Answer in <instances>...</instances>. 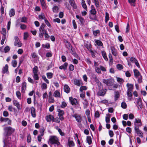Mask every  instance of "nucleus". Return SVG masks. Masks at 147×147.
Instances as JSON below:
<instances>
[{
  "label": "nucleus",
  "mask_w": 147,
  "mask_h": 147,
  "mask_svg": "<svg viewBox=\"0 0 147 147\" xmlns=\"http://www.w3.org/2000/svg\"><path fill=\"white\" fill-rule=\"evenodd\" d=\"M59 140L57 137L55 136H51L50 137L49 140V144H54L56 143L57 144H59Z\"/></svg>",
  "instance_id": "obj_1"
},
{
  "label": "nucleus",
  "mask_w": 147,
  "mask_h": 147,
  "mask_svg": "<svg viewBox=\"0 0 147 147\" xmlns=\"http://www.w3.org/2000/svg\"><path fill=\"white\" fill-rule=\"evenodd\" d=\"M102 82L108 86H111L113 85L114 80L112 79L109 78L107 79H103Z\"/></svg>",
  "instance_id": "obj_2"
},
{
  "label": "nucleus",
  "mask_w": 147,
  "mask_h": 147,
  "mask_svg": "<svg viewBox=\"0 0 147 147\" xmlns=\"http://www.w3.org/2000/svg\"><path fill=\"white\" fill-rule=\"evenodd\" d=\"M5 130L7 132V135H10L14 131L15 129L10 127H6L4 128Z\"/></svg>",
  "instance_id": "obj_3"
},
{
  "label": "nucleus",
  "mask_w": 147,
  "mask_h": 147,
  "mask_svg": "<svg viewBox=\"0 0 147 147\" xmlns=\"http://www.w3.org/2000/svg\"><path fill=\"white\" fill-rule=\"evenodd\" d=\"M14 39V45L15 46H17L18 47H21L22 46V43L20 41L18 37L17 36L15 37Z\"/></svg>",
  "instance_id": "obj_4"
},
{
  "label": "nucleus",
  "mask_w": 147,
  "mask_h": 147,
  "mask_svg": "<svg viewBox=\"0 0 147 147\" xmlns=\"http://www.w3.org/2000/svg\"><path fill=\"white\" fill-rule=\"evenodd\" d=\"M76 17L77 19L79 20V22L78 23L82 26L83 25L85 22L84 18L81 16H80L78 15H76Z\"/></svg>",
  "instance_id": "obj_5"
},
{
  "label": "nucleus",
  "mask_w": 147,
  "mask_h": 147,
  "mask_svg": "<svg viewBox=\"0 0 147 147\" xmlns=\"http://www.w3.org/2000/svg\"><path fill=\"white\" fill-rule=\"evenodd\" d=\"M57 111L58 112V115L60 119L62 121L64 119V118L63 116L64 114V111L59 109H58Z\"/></svg>",
  "instance_id": "obj_6"
},
{
  "label": "nucleus",
  "mask_w": 147,
  "mask_h": 147,
  "mask_svg": "<svg viewBox=\"0 0 147 147\" xmlns=\"http://www.w3.org/2000/svg\"><path fill=\"white\" fill-rule=\"evenodd\" d=\"M134 129L136 132L139 136L141 138H142L143 137V134L142 132L140 130L139 127L138 126L135 127Z\"/></svg>",
  "instance_id": "obj_7"
},
{
  "label": "nucleus",
  "mask_w": 147,
  "mask_h": 147,
  "mask_svg": "<svg viewBox=\"0 0 147 147\" xmlns=\"http://www.w3.org/2000/svg\"><path fill=\"white\" fill-rule=\"evenodd\" d=\"M72 116L75 118L76 121L79 123H80L82 120V118L80 115L77 114H75L72 115Z\"/></svg>",
  "instance_id": "obj_8"
},
{
  "label": "nucleus",
  "mask_w": 147,
  "mask_h": 147,
  "mask_svg": "<svg viewBox=\"0 0 147 147\" xmlns=\"http://www.w3.org/2000/svg\"><path fill=\"white\" fill-rule=\"evenodd\" d=\"M46 26L45 24H42L39 28V32L44 33L45 32H46L47 31V30H45Z\"/></svg>",
  "instance_id": "obj_9"
},
{
  "label": "nucleus",
  "mask_w": 147,
  "mask_h": 147,
  "mask_svg": "<svg viewBox=\"0 0 147 147\" xmlns=\"http://www.w3.org/2000/svg\"><path fill=\"white\" fill-rule=\"evenodd\" d=\"M126 86L127 88V91L128 92H132L134 88V86L132 84H129L128 83L126 84Z\"/></svg>",
  "instance_id": "obj_10"
},
{
  "label": "nucleus",
  "mask_w": 147,
  "mask_h": 147,
  "mask_svg": "<svg viewBox=\"0 0 147 147\" xmlns=\"http://www.w3.org/2000/svg\"><path fill=\"white\" fill-rule=\"evenodd\" d=\"M134 124L135 126H138V127L142 125L141 120L139 119H135V121H134Z\"/></svg>",
  "instance_id": "obj_11"
},
{
  "label": "nucleus",
  "mask_w": 147,
  "mask_h": 147,
  "mask_svg": "<svg viewBox=\"0 0 147 147\" xmlns=\"http://www.w3.org/2000/svg\"><path fill=\"white\" fill-rule=\"evenodd\" d=\"M7 138L8 140V141H7L6 140H4L3 141L4 143V145L3 147H6V146L7 145H8V146L9 147L10 146L9 145V144H10L11 143V141H9V140H10V138L7 137Z\"/></svg>",
  "instance_id": "obj_12"
},
{
  "label": "nucleus",
  "mask_w": 147,
  "mask_h": 147,
  "mask_svg": "<svg viewBox=\"0 0 147 147\" xmlns=\"http://www.w3.org/2000/svg\"><path fill=\"white\" fill-rule=\"evenodd\" d=\"M54 117L51 115H47L46 117V120L48 122H51L52 121H53Z\"/></svg>",
  "instance_id": "obj_13"
},
{
  "label": "nucleus",
  "mask_w": 147,
  "mask_h": 147,
  "mask_svg": "<svg viewBox=\"0 0 147 147\" xmlns=\"http://www.w3.org/2000/svg\"><path fill=\"white\" fill-rule=\"evenodd\" d=\"M111 49L113 55L115 56H117V50L115 49L114 47L113 46L111 47Z\"/></svg>",
  "instance_id": "obj_14"
},
{
  "label": "nucleus",
  "mask_w": 147,
  "mask_h": 147,
  "mask_svg": "<svg viewBox=\"0 0 147 147\" xmlns=\"http://www.w3.org/2000/svg\"><path fill=\"white\" fill-rule=\"evenodd\" d=\"M30 112L32 117H36V111L35 108L33 107H31L30 109Z\"/></svg>",
  "instance_id": "obj_15"
},
{
  "label": "nucleus",
  "mask_w": 147,
  "mask_h": 147,
  "mask_svg": "<svg viewBox=\"0 0 147 147\" xmlns=\"http://www.w3.org/2000/svg\"><path fill=\"white\" fill-rule=\"evenodd\" d=\"M106 89L101 90L98 92V94L99 96H103L106 93Z\"/></svg>",
  "instance_id": "obj_16"
},
{
  "label": "nucleus",
  "mask_w": 147,
  "mask_h": 147,
  "mask_svg": "<svg viewBox=\"0 0 147 147\" xmlns=\"http://www.w3.org/2000/svg\"><path fill=\"white\" fill-rule=\"evenodd\" d=\"M63 90L64 91L67 93H68L70 91V89L69 86L66 84L64 86Z\"/></svg>",
  "instance_id": "obj_17"
},
{
  "label": "nucleus",
  "mask_w": 147,
  "mask_h": 147,
  "mask_svg": "<svg viewBox=\"0 0 147 147\" xmlns=\"http://www.w3.org/2000/svg\"><path fill=\"white\" fill-rule=\"evenodd\" d=\"M74 84L78 86H80L81 83V81L80 80H77L76 79H74Z\"/></svg>",
  "instance_id": "obj_18"
},
{
  "label": "nucleus",
  "mask_w": 147,
  "mask_h": 147,
  "mask_svg": "<svg viewBox=\"0 0 147 147\" xmlns=\"http://www.w3.org/2000/svg\"><path fill=\"white\" fill-rule=\"evenodd\" d=\"M134 76L136 78H138L139 76L141 75L140 73L137 69H134Z\"/></svg>",
  "instance_id": "obj_19"
},
{
  "label": "nucleus",
  "mask_w": 147,
  "mask_h": 147,
  "mask_svg": "<svg viewBox=\"0 0 147 147\" xmlns=\"http://www.w3.org/2000/svg\"><path fill=\"white\" fill-rule=\"evenodd\" d=\"M66 46L67 47V48L69 50L71 51V52H73V51L72 49V47L71 45V44L70 43L68 42H67L66 44Z\"/></svg>",
  "instance_id": "obj_20"
},
{
  "label": "nucleus",
  "mask_w": 147,
  "mask_h": 147,
  "mask_svg": "<svg viewBox=\"0 0 147 147\" xmlns=\"http://www.w3.org/2000/svg\"><path fill=\"white\" fill-rule=\"evenodd\" d=\"M26 83L25 82L22 83V92H24L26 89Z\"/></svg>",
  "instance_id": "obj_21"
},
{
  "label": "nucleus",
  "mask_w": 147,
  "mask_h": 147,
  "mask_svg": "<svg viewBox=\"0 0 147 147\" xmlns=\"http://www.w3.org/2000/svg\"><path fill=\"white\" fill-rule=\"evenodd\" d=\"M132 92H128L127 91V96H128V100H131V99L132 98Z\"/></svg>",
  "instance_id": "obj_22"
},
{
  "label": "nucleus",
  "mask_w": 147,
  "mask_h": 147,
  "mask_svg": "<svg viewBox=\"0 0 147 147\" xmlns=\"http://www.w3.org/2000/svg\"><path fill=\"white\" fill-rule=\"evenodd\" d=\"M68 65V63L65 62V63L63 65H62L61 66H60L59 67V68L61 69H66L67 68V67Z\"/></svg>",
  "instance_id": "obj_23"
},
{
  "label": "nucleus",
  "mask_w": 147,
  "mask_h": 147,
  "mask_svg": "<svg viewBox=\"0 0 147 147\" xmlns=\"http://www.w3.org/2000/svg\"><path fill=\"white\" fill-rule=\"evenodd\" d=\"M53 96L56 97H59L60 96V93L58 90H56L54 92Z\"/></svg>",
  "instance_id": "obj_24"
},
{
  "label": "nucleus",
  "mask_w": 147,
  "mask_h": 147,
  "mask_svg": "<svg viewBox=\"0 0 147 147\" xmlns=\"http://www.w3.org/2000/svg\"><path fill=\"white\" fill-rule=\"evenodd\" d=\"M15 13V11L13 9H11L10 11L9 12V15L10 17H11L13 16Z\"/></svg>",
  "instance_id": "obj_25"
},
{
  "label": "nucleus",
  "mask_w": 147,
  "mask_h": 147,
  "mask_svg": "<svg viewBox=\"0 0 147 147\" xmlns=\"http://www.w3.org/2000/svg\"><path fill=\"white\" fill-rule=\"evenodd\" d=\"M136 103H135L136 104L137 107H138V109H139V108H142L143 107V105L142 102H136Z\"/></svg>",
  "instance_id": "obj_26"
},
{
  "label": "nucleus",
  "mask_w": 147,
  "mask_h": 147,
  "mask_svg": "<svg viewBox=\"0 0 147 147\" xmlns=\"http://www.w3.org/2000/svg\"><path fill=\"white\" fill-rule=\"evenodd\" d=\"M81 4L82 7L85 9V10L87 11V7L84 0H82Z\"/></svg>",
  "instance_id": "obj_27"
},
{
  "label": "nucleus",
  "mask_w": 147,
  "mask_h": 147,
  "mask_svg": "<svg viewBox=\"0 0 147 147\" xmlns=\"http://www.w3.org/2000/svg\"><path fill=\"white\" fill-rule=\"evenodd\" d=\"M59 8L57 6H54L52 10L53 12L55 13H57L58 12Z\"/></svg>",
  "instance_id": "obj_28"
},
{
  "label": "nucleus",
  "mask_w": 147,
  "mask_h": 147,
  "mask_svg": "<svg viewBox=\"0 0 147 147\" xmlns=\"http://www.w3.org/2000/svg\"><path fill=\"white\" fill-rule=\"evenodd\" d=\"M8 70V66L6 64L5 66L3 69L2 72L4 74Z\"/></svg>",
  "instance_id": "obj_29"
},
{
  "label": "nucleus",
  "mask_w": 147,
  "mask_h": 147,
  "mask_svg": "<svg viewBox=\"0 0 147 147\" xmlns=\"http://www.w3.org/2000/svg\"><path fill=\"white\" fill-rule=\"evenodd\" d=\"M102 54L103 57L105 60L106 61H107L108 60V59L106 56V52L105 51H102Z\"/></svg>",
  "instance_id": "obj_30"
},
{
  "label": "nucleus",
  "mask_w": 147,
  "mask_h": 147,
  "mask_svg": "<svg viewBox=\"0 0 147 147\" xmlns=\"http://www.w3.org/2000/svg\"><path fill=\"white\" fill-rule=\"evenodd\" d=\"M87 142L89 144H90L92 143V139L90 136H87L86 138Z\"/></svg>",
  "instance_id": "obj_31"
},
{
  "label": "nucleus",
  "mask_w": 147,
  "mask_h": 147,
  "mask_svg": "<svg viewBox=\"0 0 147 147\" xmlns=\"http://www.w3.org/2000/svg\"><path fill=\"white\" fill-rule=\"evenodd\" d=\"M107 116L105 118V121L107 123H109L110 121V118L111 117V116L109 114H107L106 115Z\"/></svg>",
  "instance_id": "obj_32"
},
{
  "label": "nucleus",
  "mask_w": 147,
  "mask_h": 147,
  "mask_svg": "<svg viewBox=\"0 0 147 147\" xmlns=\"http://www.w3.org/2000/svg\"><path fill=\"white\" fill-rule=\"evenodd\" d=\"M95 43L98 46H103V44L102 42L98 40H96L95 41Z\"/></svg>",
  "instance_id": "obj_33"
},
{
  "label": "nucleus",
  "mask_w": 147,
  "mask_h": 147,
  "mask_svg": "<svg viewBox=\"0 0 147 147\" xmlns=\"http://www.w3.org/2000/svg\"><path fill=\"white\" fill-rule=\"evenodd\" d=\"M40 2L43 8L45 9L46 8V4L45 3L44 0H40Z\"/></svg>",
  "instance_id": "obj_34"
},
{
  "label": "nucleus",
  "mask_w": 147,
  "mask_h": 147,
  "mask_svg": "<svg viewBox=\"0 0 147 147\" xmlns=\"http://www.w3.org/2000/svg\"><path fill=\"white\" fill-rule=\"evenodd\" d=\"M89 17L90 19L92 20H97L96 15H90L89 16Z\"/></svg>",
  "instance_id": "obj_35"
},
{
  "label": "nucleus",
  "mask_w": 147,
  "mask_h": 147,
  "mask_svg": "<svg viewBox=\"0 0 147 147\" xmlns=\"http://www.w3.org/2000/svg\"><path fill=\"white\" fill-rule=\"evenodd\" d=\"M38 72V68L37 66H35L33 69V72L34 74H37Z\"/></svg>",
  "instance_id": "obj_36"
},
{
  "label": "nucleus",
  "mask_w": 147,
  "mask_h": 147,
  "mask_svg": "<svg viewBox=\"0 0 147 147\" xmlns=\"http://www.w3.org/2000/svg\"><path fill=\"white\" fill-rule=\"evenodd\" d=\"M128 1L131 5L133 6H135V2L136 1V0H128Z\"/></svg>",
  "instance_id": "obj_37"
},
{
  "label": "nucleus",
  "mask_w": 147,
  "mask_h": 147,
  "mask_svg": "<svg viewBox=\"0 0 147 147\" xmlns=\"http://www.w3.org/2000/svg\"><path fill=\"white\" fill-rule=\"evenodd\" d=\"M49 100H54L53 97L52 96V93L51 91L49 92Z\"/></svg>",
  "instance_id": "obj_38"
},
{
  "label": "nucleus",
  "mask_w": 147,
  "mask_h": 147,
  "mask_svg": "<svg viewBox=\"0 0 147 147\" xmlns=\"http://www.w3.org/2000/svg\"><path fill=\"white\" fill-rule=\"evenodd\" d=\"M34 79L36 80H38L39 79L38 75L37 73L34 74L33 76Z\"/></svg>",
  "instance_id": "obj_39"
},
{
  "label": "nucleus",
  "mask_w": 147,
  "mask_h": 147,
  "mask_svg": "<svg viewBox=\"0 0 147 147\" xmlns=\"http://www.w3.org/2000/svg\"><path fill=\"white\" fill-rule=\"evenodd\" d=\"M38 18L40 19H44V20H45V19H46L43 13H42L41 15H39L38 16Z\"/></svg>",
  "instance_id": "obj_40"
},
{
  "label": "nucleus",
  "mask_w": 147,
  "mask_h": 147,
  "mask_svg": "<svg viewBox=\"0 0 147 147\" xmlns=\"http://www.w3.org/2000/svg\"><path fill=\"white\" fill-rule=\"evenodd\" d=\"M90 12L91 15H96V11L95 9H91L90 11Z\"/></svg>",
  "instance_id": "obj_41"
},
{
  "label": "nucleus",
  "mask_w": 147,
  "mask_h": 147,
  "mask_svg": "<svg viewBox=\"0 0 147 147\" xmlns=\"http://www.w3.org/2000/svg\"><path fill=\"white\" fill-rule=\"evenodd\" d=\"M95 5L97 8H99L100 7V5L99 2L98 0H96L94 1Z\"/></svg>",
  "instance_id": "obj_42"
},
{
  "label": "nucleus",
  "mask_w": 147,
  "mask_h": 147,
  "mask_svg": "<svg viewBox=\"0 0 147 147\" xmlns=\"http://www.w3.org/2000/svg\"><path fill=\"white\" fill-rule=\"evenodd\" d=\"M47 75L48 79H51L53 77V74L51 72L48 73L47 74Z\"/></svg>",
  "instance_id": "obj_43"
},
{
  "label": "nucleus",
  "mask_w": 147,
  "mask_h": 147,
  "mask_svg": "<svg viewBox=\"0 0 147 147\" xmlns=\"http://www.w3.org/2000/svg\"><path fill=\"white\" fill-rule=\"evenodd\" d=\"M41 88L42 89H46L47 88V85L45 83H43L41 86Z\"/></svg>",
  "instance_id": "obj_44"
},
{
  "label": "nucleus",
  "mask_w": 147,
  "mask_h": 147,
  "mask_svg": "<svg viewBox=\"0 0 147 147\" xmlns=\"http://www.w3.org/2000/svg\"><path fill=\"white\" fill-rule=\"evenodd\" d=\"M109 19V13L107 12H106L105 13V22L106 23L107 22V21Z\"/></svg>",
  "instance_id": "obj_45"
},
{
  "label": "nucleus",
  "mask_w": 147,
  "mask_h": 147,
  "mask_svg": "<svg viewBox=\"0 0 147 147\" xmlns=\"http://www.w3.org/2000/svg\"><path fill=\"white\" fill-rule=\"evenodd\" d=\"M68 145L69 147H72L74 146V144L73 141H68Z\"/></svg>",
  "instance_id": "obj_46"
},
{
  "label": "nucleus",
  "mask_w": 147,
  "mask_h": 147,
  "mask_svg": "<svg viewBox=\"0 0 147 147\" xmlns=\"http://www.w3.org/2000/svg\"><path fill=\"white\" fill-rule=\"evenodd\" d=\"M119 96V94L118 92H116L115 96V100H118Z\"/></svg>",
  "instance_id": "obj_47"
},
{
  "label": "nucleus",
  "mask_w": 147,
  "mask_h": 147,
  "mask_svg": "<svg viewBox=\"0 0 147 147\" xmlns=\"http://www.w3.org/2000/svg\"><path fill=\"white\" fill-rule=\"evenodd\" d=\"M121 107L124 109H125L127 107V105L124 102H122L121 103Z\"/></svg>",
  "instance_id": "obj_48"
},
{
  "label": "nucleus",
  "mask_w": 147,
  "mask_h": 147,
  "mask_svg": "<svg viewBox=\"0 0 147 147\" xmlns=\"http://www.w3.org/2000/svg\"><path fill=\"white\" fill-rule=\"evenodd\" d=\"M45 23L47 25L49 28L51 27V26L49 22L48 21L47 19H45Z\"/></svg>",
  "instance_id": "obj_49"
},
{
  "label": "nucleus",
  "mask_w": 147,
  "mask_h": 147,
  "mask_svg": "<svg viewBox=\"0 0 147 147\" xmlns=\"http://www.w3.org/2000/svg\"><path fill=\"white\" fill-rule=\"evenodd\" d=\"M14 105L17 107L18 109L20 108V106L18 102H13Z\"/></svg>",
  "instance_id": "obj_50"
},
{
  "label": "nucleus",
  "mask_w": 147,
  "mask_h": 147,
  "mask_svg": "<svg viewBox=\"0 0 147 147\" xmlns=\"http://www.w3.org/2000/svg\"><path fill=\"white\" fill-rule=\"evenodd\" d=\"M11 63L13 67H16V66L17 62L16 60H13L12 61Z\"/></svg>",
  "instance_id": "obj_51"
},
{
  "label": "nucleus",
  "mask_w": 147,
  "mask_h": 147,
  "mask_svg": "<svg viewBox=\"0 0 147 147\" xmlns=\"http://www.w3.org/2000/svg\"><path fill=\"white\" fill-rule=\"evenodd\" d=\"M100 32V30H98L94 31H93V34L94 36H96L97 35V34L99 33Z\"/></svg>",
  "instance_id": "obj_52"
},
{
  "label": "nucleus",
  "mask_w": 147,
  "mask_h": 147,
  "mask_svg": "<svg viewBox=\"0 0 147 147\" xmlns=\"http://www.w3.org/2000/svg\"><path fill=\"white\" fill-rule=\"evenodd\" d=\"M60 144V142H59V144H57L56 143H55L54 144H50L51 145V147H58V146Z\"/></svg>",
  "instance_id": "obj_53"
},
{
  "label": "nucleus",
  "mask_w": 147,
  "mask_h": 147,
  "mask_svg": "<svg viewBox=\"0 0 147 147\" xmlns=\"http://www.w3.org/2000/svg\"><path fill=\"white\" fill-rule=\"evenodd\" d=\"M138 81L139 83H141L142 82V77L141 75L139 76L138 78Z\"/></svg>",
  "instance_id": "obj_54"
},
{
  "label": "nucleus",
  "mask_w": 147,
  "mask_h": 147,
  "mask_svg": "<svg viewBox=\"0 0 147 147\" xmlns=\"http://www.w3.org/2000/svg\"><path fill=\"white\" fill-rule=\"evenodd\" d=\"M45 131L44 128L43 127H42L40 129V135L41 136H43L44 134V132Z\"/></svg>",
  "instance_id": "obj_55"
},
{
  "label": "nucleus",
  "mask_w": 147,
  "mask_h": 147,
  "mask_svg": "<svg viewBox=\"0 0 147 147\" xmlns=\"http://www.w3.org/2000/svg\"><path fill=\"white\" fill-rule=\"evenodd\" d=\"M45 34V40H47L48 38L50 37V36L48 34L47 31L44 33Z\"/></svg>",
  "instance_id": "obj_56"
},
{
  "label": "nucleus",
  "mask_w": 147,
  "mask_h": 147,
  "mask_svg": "<svg viewBox=\"0 0 147 147\" xmlns=\"http://www.w3.org/2000/svg\"><path fill=\"white\" fill-rule=\"evenodd\" d=\"M72 23H73L74 28L75 29H76L77 28V26L76 24V23L75 22V20H72Z\"/></svg>",
  "instance_id": "obj_57"
},
{
  "label": "nucleus",
  "mask_w": 147,
  "mask_h": 147,
  "mask_svg": "<svg viewBox=\"0 0 147 147\" xmlns=\"http://www.w3.org/2000/svg\"><path fill=\"white\" fill-rule=\"evenodd\" d=\"M86 89L87 88L86 86H82L80 88V91L82 92L84 90H86Z\"/></svg>",
  "instance_id": "obj_58"
},
{
  "label": "nucleus",
  "mask_w": 147,
  "mask_h": 147,
  "mask_svg": "<svg viewBox=\"0 0 147 147\" xmlns=\"http://www.w3.org/2000/svg\"><path fill=\"white\" fill-rule=\"evenodd\" d=\"M42 78L45 82H46L47 84H49V81L46 78V77L45 76H42Z\"/></svg>",
  "instance_id": "obj_59"
},
{
  "label": "nucleus",
  "mask_w": 147,
  "mask_h": 147,
  "mask_svg": "<svg viewBox=\"0 0 147 147\" xmlns=\"http://www.w3.org/2000/svg\"><path fill=\"white\" fill-rule=\"evenodd\" d=\"M21 22L24 23L27 22V18L25 17H22L21 20Z\"/></svg>",
  "instance_id": "obj_60"
},
{
  "label": "nucleus",
  "mask_w": 147,
  "mask_h": 147,
  "mask_svg": "<svg viewBox=\"0 0 147 147\" xmlns=\"http://www.w3.org/2000/svg\"><path fill=\"white\" fill-rule=\"evenodd\" d=\"M9 120V118H8L1 117L0 119V120L2 121L6 122Z\"/></svg>",
  "instance_id": "obj_61"
},
{
  "label": "nucleus",
  "mask_w": 147,
  "mask_h": 147,
  "mask_svg": "<svg viewBox=\"0 0 147 147\" xmlns=\"http://www.w3.org/2000/svg\"><path fill=\"white\" fill-rule=\"evenodd\" d=\"M10 50L9 47L8 46H7L4 49L5 52V53H7L8 52V51Z\"/></svg>",
  "instance_id": "obj_62"
},
{
  "label": "nucleus",
  "mask_w": 147,
  "mask_h": 147,
  "mask_svg": "<svg viewBox=\"0 0 147 147\" xmlns=\"http://www.w3.org/2000/svg\"><path fill=\"white\" fill-rule=\"evenodd\" d=\"M117 81L119 82H122L124 81L123 79L119 77H117Z\"/></svg>",
  "instance_id": "obj_63"
},
{
  "label": "nucleus",
  "mask_w": 147,
  "mask_h": 147,
  "mask_svg": "<svg viewBox=\"0 0 147 147\" xmlns=\"http://www.w3.org/2000/svg\"><path fill=\"white\" fill-rule=\"evenodd\" d=\"M117 67L118 69L119 70H121L123 68L122 65L120 64H118L117 65Z\"/></svg>",
  "instance_id": "obj_64"
}]
</instances>
